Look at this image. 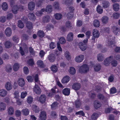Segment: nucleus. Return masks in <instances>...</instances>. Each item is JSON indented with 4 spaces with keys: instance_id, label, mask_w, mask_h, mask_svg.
<instances>
[{
    "instance_id": "1",
    "label": "nucleus",
    "mask_w": 120,
    "mask_h": 120,
    "mask_svg": "<svg viewBox=\"0 0 120 120\" xmlns=\"http://www.w3.org/2000/svg\"><path fill=\"white\" fill-rule=\"evenodd\" d=\"M89 68L86 64L83 65L80 67L79 69V72L81 73H86L89 71Z\"/></svg>"
},
{
    "instance_id": "2",
    "label": "nucleus",
    "mask_w": 120,
    "mask_h": 120,
    "mask_svg": "<svg viewBox=\"0 0 120 120\" xmlns=\"http://www.w3.org/2000/svg\"><path fill=\"white\" fill-rule=\"evenodd\" d=\"M39 118L41 120H45L46 118V113L45 111H41L39 114Z\"/></svg>"
},
{
    "instance_id": "3",
    "label": "nucleus",
    "mask_w": 120,
    "mask_h": 120,
    "mask_svg": "<svg viewBox=\"0 0 120 120\" xmlns=\"http://www.w3.org/2000/svg\"><path fill=\"white\" fill-rule=\"evenodd\" d=\"M113 56H110L105 59L104 60V64L105 66H108L110 64L112 59Z\"/></svg>"
},
{
    "instance_id": "4",
    "label": "nucleus",
    "mask_w": 120,
    "mask_h": 120,
    "mask_svg": "<svg viewBox=\"0 0 120 120\" xmlns=\"http://www.w3.org/2000/svg\"><path fill=\"white\" fill-rule=\"evenodd\" d=\"M5 47L7 49H9L11 48L12 45V42L9 40H7L4 42V44Z\"/></svg>"
},
{
    "instance_id": "5",
    "label": "nucleus",
    "mask_w": 120,
    "mask_h": 120,
    "mask_svg": "<svg viewBox=\"0 0 120 120\" xmlns=\"http://www.w3.org/2000/svg\"><path fill=\"white\" fill-rule=\"evenodd\" d=\"M84 57V56L83 55H80L76 56L75 58V60L77 62L80 63L83 60Z\"/></svg>"
},
{
    "instance_id": "6",
    "label": "nucleus",
    "mask_w": 120,
    "mask_h": 120,
    "mask_svg": "<svg viewBox=\"0 0 120 120\" xmlns=\"http://www.w3.org/2000/svg\"><path fill=\"white\" fill-rule=\"evenodd\" d=\"M112 30L113 33L115 35H117L119 34V32L120 28L114 26L112 27Z\"/></svg>"
},
{
    "instance_id": "7",
    "label": "nucleus",
    "mask_w": 120,
    "mask_h": 120,
    "mask_svg": "<svg viewBox=\"0 0 120 120\" xmlns=\"http://www.w3.org/2000/svg\"><path fill=\"white\" fill-rule=\"evenodd\" d=\"M34 91L35 93L38 94H40L41 92V90L40 88L38 86V85L36 83L35 84V87L33 88Z\"/></svg>"
},
{
    "instance_id": "8",
    "label": "nucleus",
    "mask_w": 120,
    "mask_h": 120,
    "mask_svg": "<svg viewBox=\"0 0 120 120\" xmlns=\"http://www.w3.org/2000/svg\"><path fill=\"white\" fill-rule=\"evenodd\" d=\"M48 59L50 62H53L55 60V56L53 54H51L48 56Z\"/></svg>"
},
{
    "instance_id": "9",
    "label": "nucleus",
    "mask_w": 120,
    "mask_h": 120,
    "mask_svg": "<svg viewBox=\"0 0 120 120\" xmlns=\"http://www.w3.org/2000/svg\"><path fill=\"white\" fill-rule=\"evenodd\" d=\"M5 33L6 35L8 37L10 36L12 34V30L9 27H8L5 29Z\"/></svg>"
},
{
    "instance_id": "10",
    "label": "nucleus",
    "mask_w": 120,
    "mask_h": 120,
    "mask_svg": "<svg viewBox=\"0 0 120 120\" xmlns=\"http://www.w3.org/2000/svg\"><path fill=\"white\" fill-rule=\"evenodd\" d=\"M73 34L72 32H70L67 37V40L69 41H71L73 40Z\"/></svg>"
},
{
    "instance_id": "11",
    "label": "nucleus",
    "mask_w": 120,
    "mask_h": 120,
    "mask_svg": "<svg viewBox=\"0 0 120 120\" xmlns=\"http://www.w3.org/2000/svg\"><path fill=\"white\" fill-rule=\"evenodd\" d=\"M35 5L33 2H30L28 4V8L30 11H33L34 9Z\"/></svg>"
},
{
    "instance_id": "12",
    "label": "nucleus",
    "mask_w": 120,
    "mask_h": 120,
    "mask_svg": "<svg viewBox=\"0 0 120 120\" xmlns=\"http://www.w3.org/2000/svg\"><path fill=\"white\" fill-rule=\"evenodd\" d=\"M18 83L19 85L21 86H23L25 84L24 80L22 78H19L18 81Z\"/></svg>"
},
{
    "instance_id": "13",
    "label": "nucleus",
    "mask_w": 120,
    "mask_h": 120,
    "mask_svg": "<svg viewBox=\"0 0 120 120\" xmlns=\"http://www.w3.org/2000/svg\"><path fill=\"white\" fill-rule=\"evenodd\" d=\"M50 20V18L48 15L45 16L43 18L42 21L43 23L48 22Z\"/></svg>"
},
{
    "instance_id": "14",
    "label": "nucleus",
    "mask_w": 120,
    "mask_h": 120,
    "mask_svg": "<svg viewBox=\"0 0 120 120\" xmlns=\"http://www.w3.org/2000/svg\"><path fill=\"white\" fill-rule=\"evenodd\" d=\"M79 48L82 51H84L86 49V45L84 43L80 42L79 44Z\"/></svg>"
},
{
    "instance_id": "15",
    "label": "nucleus",
    "mask_w": 120,
    "mask_h": 120,
    "mask_svg": "<svg viewBox=\"0 0 120 120\" xmlns=\"http://www.w3.org/2000/svg\"><path fill=\"white\" fill-rule=\"evenodd\" d=\"M70 77L69 76H66L64 77L61 80V82L63 83H67L70 80Z\"/></svg>"
},
{
    "instance_id": "16",
    "label": "nucleus",
    "mask_w": 120,
    "mask_h": 120,
    "mask_svg": "<svg viewBox=\"0 0 120 120\" xmlns=\"http://www.w3.org/2000/svg\"><path fill=\"white\" fill-rule=\"evenodd\" d=\"M46 98V97L45 95L44 94L41 95L39 98V101L41 103H43L45 102Z\"/></svg>"
},
{
    "instance_id": "17",
    "label": "nucleus",
    "mask_w": 120,
    "mask_h": 120,
    "mask_svg": "<svg viewBox=\"0 0 120 120\" xmlns=\"http://www.w3.org/2000/svg\"><path fill=\"white\" fill-rule=\"evenodd\" d=\"M110 5L109 2L106 0H104L102 2V5L103 7L104 8H108Z\"/></svg>"
},
{
    "instance_id": "18",
    "label": "nucleus",
    "mask_w": 120,
    "mask_h": 120,
    "mask_svg": "<svg viewBox=\"0 0 120 120\" xmlns=\"http://www.w3.org/2000/svg\"><path fill=\"white\" fill-rule=\"evenodd\" d=\"M28 16V18L30 20H34L36 19L34 14L32 13H29Z\"/></svg>"
},
{
    "instance_id": "19",
    "label": "nucleus",
    "mask_w": 120,
    "mask_h": 120,
    "mask_svg": "<svg viewBox=\"0 0 120 120\" xmlns=\"http://www.w3.org/2000/svg\"><path fill=\"white\" fill-rule=\"evenodd\" d=\"M73 89L75 90H78L79 89L80 87V84L76 83L74 84L72 86Z\"/></svg>"
},
{
    "instance_id": "20",
    "label": "nucleus",
    "mask_w": 120,
    "mask_h": 120,
    "mask_svg": "<svg viewBox=\"0 0 120 120\" xmlns=\"http://www.w3.org/2000/svg\"><path fill=\"white\" fill-rule=\"evenodd\" d=\"M5 87L6 89L8 90H9L12 88V85L11 83L9 82H7L5 84Z\"/></svg>"
},
{
    "instance_id": "21",
    "label": "nucleus",
    "mask_w": 120,
    "mask_h": 120,
    "mask_svg": "<svg viewBox=\"0 0 120 120\" xmlns=\"http://www.w3.org/2000/svg\"><path fill=\"white\" fill-rule=\"evenodd\" d=\"M8 5L6 2H4L2 3V8L3 10L7 11L8 9Z\"/></svg>"
},
{
    "instance_id": "22",
    "label": "nucleus",
    "mask_w": 120,
    "mask_h": 120,
    "mask_svg": "<svg viewBox=\"0 0 120 120\" xmlns=\"http://www.w3.org/2000/svg\"><path fill=\"white\" fill-rule=\"evenodd\" d=\"M62 92L65 95L68 96L70 94V89L67 88H65L63 90Z\"/></svg>"
},
{
    "instance_id": "23",
    "label": "nucleus",
    "mask_w": 120,
    "mask_h": 120,
    "mask_svg": "<svg viewBox=\"0 0 120 120\" xmlns=\"http://www.w3.org/2000/svg\"><path fill=\"white\" fill-rule=\"evenodd\" d=\"M45 11L49 13H50L52 11V6L49 4L48 5L45 9Z\"/></svg>"
},
{
    "instance_id": "24",
    "label": "nucleus",
    "mask_w": 120,
    "mask_h": 120,
    "mask_svg": "<svg viewBox=\"0 0 120 120\" xmlns=\"http://www.w3.org/2000/svg\"><path fill=\"white\" fill-rule=\"evenodd\" d=\"M7 91L3 89L0 90V96L2 97H4L6 96L7 94Z\"/></svg>"
},
{
    "instance_id": "25",
    "label": "nucleus",
    "mask_w": 120,
    "mask_h": 120,
    "mask_svg": "<svg viewBox=\"0 0 120 120\" xmlns=\"http://www.w3.org/2000/svg\"><path fill=\"white\" fill-rule=\"evenodd\" d=\"M104 55L102 54H99L97 56V59L99 61H101L104 59Z\"/></svg>"
},
{
    "instance_id": "26",
    "label": "nucleus",
    "mask_w": 120,
    "mask_h": 120,
    "mask_svg": "<svg viewBox=\"0 0 120 120\" xmlns=\"http://www.w3.org/2000/svg\"><path fill=\"white\" fill-rule=\"evenodd\" d=\"M65 26L68 29H71L72 28L71 23L69 21H67L65 23Z\"/></svg>"
},
{
    "instance_id": "27",
    "label": "nucleus",
    "mask_w": 120,
    "mask_h": 120,
    "mask_svg": "<svg viewBox=\"0 0 120 120\" xmlns=\"http://www.w3.org/2000/svg\"><path fill=\"white\" fill-rule=\"evenodd\" d=\"M6 107V104L3 102L0 103V110L2 111L4 110Z\"/></svg>"
},
{
    "instance_id": "28",
    "label": "nucleus",
    "mask_w": 120,
    "mask_h": 120,
    "mask_svg": "<svg viewBox=\"0 0 120 120\" xmlns=\"http://www.w3.org/2000/svg\"><path fill=\"white\" fill-rule=\"evenodd\" d=\"M93 36H95L96 38H98L99 36V33L98 31L96 29H95L94 30L93 33Z\"/></svg>"
},
{
    "instance_id": "29",
    "label": "nucleus",
    "mask_w": 120,
    "mask_h": 120,
    "mask_svg": "<svg viewBox=\"0 0 120 120\" xmlns=\"http://www.w3.org/2000/svg\"><path fill=\"white\" fill-rule=\"evenodd\" d=\"M45 11V9H42L40 11H38L36 13V15L38 16H41L43 14V12Z\"/></svg>"
},
{
    "instance_id": "30",
    "label": "nucleus",
    "mask_w": 120,
    "mask_h": 120,
    "mask_svg": "<svg viewBox=\"0 0 120 120\" xmlns=\"http://www.w3.org/2000/svg\"><path fill=\"white\" fill-rule=\"evenodd\" d=\"M26 27L29 29H31L33 28V25L32 23L28 21L26 24Z\"/></svg>"
},
{
    "instance_id": "31",
    "label": "nucleus",
    "mask_w": 120,
    "mask_h": 120,
    "mask_svg": "<svg viewBox=\"0 0 120 120\" xmlns=\"http://www.w3.org/2000/svg\"><path fill=\"white\" fill-rule=\"evenodd\" d=\"M18 11V6L16 5L14 6L12 9L13 12L14 14H16L17 13Z\"/></svg>"
},
{
    "instance_id": "32",
    "label": "nucleus",
    "mask_w": 120,
    "mask_h": 120,
    "mask_svg": "<svg viewBox=\"0 0 120 120\" xmlns=\"http://www.w3.org/2000/svg\"><path fill=\"white\" fill-rule=\"evenodd\" d=\"M94 105L95 108L97 109L101 106V104L99 101H96L94 102Z\"/></svg>"
},
{
    "instance_id": "33",
    "label": "nucleus",
    "mask_w": 120,
    "mask_h": 120,
    "mask_svg": "<svg viewBox=\"0 0 120 120\" xmlns=\"http://www.w3.org/2000/svg\"><path fill=\"white\" fill-rule=\"evenodd\" d=\"M23 114L24 115L27 116L28 115L29 112V111L28 109L26 108L23 109L21 111Z\"/></svg>"
},
{
    "instance_id": "34",
    "label": "nucleus",
    "mask_w": 120,
    "mask_h": 120,
    "mask_svg": "<svg viewBox=\"0 0 120 120\" xmlns=\"http://www.w3.org/2000/svg\"><path fill=\"white\" fill-rule=\"evenodd\" d=\"M54 16L56 19L57 20H59L62 18V15L60 13H56L54 15Z\"/></svg>"
},
{
    "instance_id": "35",
    "label": "nucleus",
    "mask_w": 120,
    "mask_h": 120,
    "mask_svg": "<svg viewBox=\"0 0 120 120\" xmlns=\"http://www.w3.org/2000/svg\"><path fill=\"white\" fill-rule=\"evenodd\" d=\"M109 20L108 17L106 16H104L102 18V22L105 24L107 23Z\"/></svg>"
},
{
    "instance_id": "36",
    "label": "nucleus",
    "mask_w": 120,
    "mask_h": 120,
    "mask_svg": "<svg viewBox=\"0 0 120 120\" xmlns=\"http://www.w3.org/2000/svg\"><path fill=\"white\" fill-rule=\"evenodd\" d=\"M97 12L99 14H101L103 11L102 8L100 5H98L97 7Z\"/></svg>"
},
{
    "instance_id": "37",
    "label": "nucleus",
    "mask_w": 120,
    "mask_h": 120,
    "mask_svg": "<svg viewBox=\"0 0 120 120\" xmlns=\"http://www.w3.org/2000/svg\"><path fill=\"white\" fill-rule=\"evenodd\" d=\"M37 64L38 66L41 68L44 67V65L43 61L41 60H40L38 61Z\"/></svg>"
},
{
    "instance_id": "38",
    "label": "nucleus",
    "mask_w": 120,
    "mask_h": 120,
    "mask_svg": "<svg viewBox=\"0 0 120 120\" xmlns=\"http://www.w3.org/2000/svg\"><path fill=\"white\" fill-rule=\"evenodd\" d=\"M75 102L76 108H78L80 107L81 105V102L80 101L79 99H78L76 100Z\"/></svg>"
},
{
    "instance_id": "39",
    "label": "nucleus",
    "mask_w": 120,
    "mask_h": 120,
    "mask_svg": "<svg viewBox=\"0 0 120 120\" xmlns=\"http://www.w3.org/2000/svg\"><path fill=\"white\" fill-rule=\"evenodd\" d=\"M53 6L55 9H58L59 7V3L57 2H54L53 4Z\"/></svg>"
},
{
    "instance_id": "40",
    "label": "nucleus",
    "mask_w": 120,
    "mask_h": 120,
    "mask_svg": "<svg viewBox=\"0 0 120 120\" xmlns=\"http://www.w3.org/2000/svg\"><path fill=\"white\" fill-rule=\"evenodd\" d=\"M37 34L38 36L41 38L43 37L45 35V33L44 32L41 30L38 31Z\"/></svg>"
},
{
    "instance_id": "41",
    "label": "nucleus",
    "mask_w": 120,
    "mask_h": 120,
    "mask_svg": "<svg viewBox=\"0 0 120 120\" xmlns=\"http://www.w3.org/2000/svg\"><path fill=\"white\" fill-rule=\"evenodd\" d=\"M94 68L95 71H98L101 69V66L100 64H98L94 66Z\"/></svg>"
},
{
    "instance_id": "42",
    "label": "nucleus",
    "mask_w": 120,
    "mask_h": 120,
    "mask_svg": "<svg viewBox=\"0 0 120 120\" xmlns=\"http://www.w3.org/2000/svg\"><path fill=\"white\" fill-rule=\"evenodd\" d=\"M69 72L70 74L73 75L75 73L76 71L74 67H72L70 68L69 70Z\"/></svg>"
},
{
    "instance_id": "43",
    "label": "nucleus",
    "mask_w": 120,
    "mask_h": 120,
    "mask_svg": "<svg viewBox=\"0 0 120 120\" xmlns=\"http://www.w3.org/2000/svg\"><path fill=\"white\" fill-rule=\"evenodd\" d=\"M113 8L114 10L116 11H118L119 9V5L118 4L115 3L113 5Z\"/></svg>"
},
{
    "instance_id": "44",
    "label": "nucleus",
    "mask_w": 120,
    "mask_h": 120,
    "mask_svg": "<svg viewBox=\"0 0 120 120\" xmlns=\"http://www.w3.org/2000/svg\"><path fill=\"white\" fill-rule=\"evenodd\" d=\"M8 112L9 114H13L14 112V110L13 107H10L8 109Z\"/></svg>"
},
{
    "instance_id": "45",
    "label": "nucleus",
    "mask_w": 120,
    "mask_h": 120,
    "mask_svg": "<svg viewBox=\"0 0 120 120\" xmlns=\"http://www.w3.org/2000/svg\"><path fill=\"white\" fill-rule=\"evenodd\" d=\"M34 111L36 113H38L39 111V109L38 107L36 105H34L32 106Z\"/></svg>"
},
{
    "instance_id": "46",
    "label": "nucleus",
    "mask_w": 120,
    "mask_h": 120,
    "mask_svg": "<svg viewBox=\"0 0 120 120\" xmlns=\"http://www.w3.org/2000/svg\"><path fill=\"white\" fill-rule=\"evenodd\" d=\"M98 116V114L96 112L94 113L91 116V118L92 119H96Z\"/></svg>"
},
{
    "instance_id": "47",
    "label": "nucleus",
    "mask_w": 120,
    "mask_h": 120,
    "mask_svg": "<svg viewBox=\"0 0 120 120\" xmlns=\"http://www.w3.org/2000/svg\"><path fill=\"white\" fill-rule=\"evenodd\" d=\"M93 24L94 26L96 27H98L100 25L99 22L98 20H94Z\"/></svg>"
},
{
    "instance_id": "48",
    "label": "nucleus",
    "mask_w": 120,
    "mask_h": 120,
    "mask_svg": "<svg viewBox=\"0 0 120 120\" xmlns=\"http://www.w3.org/2000/svg\"><path fill=\"white\" fill-rule=\"evenodd\" d=\"M18 27L20 28H22L24 27V24L20 20L18 21Z\"/></svg>"
},
{
    "instance_id": "49",
    "label": "nucleus",
    "mask_w": 120,
    "mask_h": 120,
    "mask_svg": "<svg viewBox=\"0 0 120 120\" xmlns=\"http://www.w3.org/2000/svg\"><path fill=\"white\" fill-rule=\"evenodd\" d=\"M12 69V67L10 65H8L6 67L5 70L7 72H10L11 71Z\"/></svg>"
},
{
    "instance_id": "50",
    "label": "nucleus",
    "mask_w": 120,
    "mask_h": 120,
    "mask_svg": "<svg viewBox=\"0 0 120 120\" xmlns=\"http://www.w3.org/2000/svg\"><path fill=\"white\" fill-rule=\"evenodd\" d=\"M19 68V65L17 63L15 64L13 66V69L15 71H17Z\"/></svg>"
},
{
    "instance_id": "51",
    "label": "nucleus",
    "mask_w": 120,
    "mask_h": 120,
    "mask_svg": "<svg viewBox=\"0 0 120 120\" xmlns=\"http://www.w3.org/2000/svg\"><path fill=\"white\" fill-rule=\"evenodd\" d=\"M58 104V103L56 102H54L52 105H51V107L52 109L53 110L55 109L57 107Z\"/></svg>"
},
{
    "instance_id": "52",
    "label": "nucleus",
    "mask_w": 120,
    "mask_h": 120,
    "mask_svg": "<svg viewBox=\"0 0 120 120\" xmlns=\"http://www.w3.org/2000/svg\"><path fill=\"white\" fill-rule=\"evenodd\" d=\"M65 57L68 60H69L70 59L71 56L70 54L68 51H66L65 53Z\"/></svg>"
},
{
    "instance_id": "53",
    "label": "nucleus",
    "mask_w": 120,
    "mask_h": 120,
    "mask_svg": "<svg viewBox=\"0 0 120 120\" xmlns=\"http://www.w3.org/2000/svg\"><path fill=\"white\" fill-rule=\"evenodd\" d=\"M51 70L53 72H56L57 70V68L56 66L53 65L51 66Z\"/></svg>"
},
{
    "instance_id": "54",
    "label": "nucleus",
    "mask_w": 120,
    "mask_h": 120,
    "mask_svg": "<svg viewBox=\"0 0 120 120\" xmlns=\"http://www.w3.org/2000/svg\"><path fill=\"white\" fill-rule=\"evenodd\" d=\"M36 5L38 7H39L42 5V2L41 0H35Z\"/></svg>"
},
{
    "instance_id": "55",
    "label": "nucleus",
    "mask_w": 120,
    "mask_h": 120,
    "mask_svg": "<svg viewBox=\"0 0 120 120\" xmlns=\"http://www.w3.org/2000/svg\"><path fill=\"white\" fill-rule=\"evenodd\" d=\"M27 64L30 66H32L34 64L33 60L31 59H29L27 61Z\"/></svg>"
},
{
    "instance_id": "56",
    "label": "nucleus",
    "mask_w": 120,
    "mask_h": 120,
    "mask_svg": "<svg viewBox=\"0 0 120 120\" xmlns=\"http://www.w3.org/2000/svg\"><path fill=\"white\" fill-rule=\"evenodd\" d=\"M59 41L61 44H65L66 42L65 39L63 37H61L59 39Z\"/></svg>"
},
{
    "instance_id": "57",
    "label": "nucleus",
    "mask_w": 120,
    "mask_h": 120,
    "mask_svg": "<svg viewBox=\"0 0 120 120\" xmlns=\"http://www.w3.org/2000/svg\"><path fill=\"white\" fill-rule=\"evenodd\" d=\"M12 39L16 43H18L19 41V38L16 35L13 36L12 37Z\"/></svg>"
},
{
    "instance_id": "58",
    "label": "nucleus",
    "mask_w": 120,
    "mask_h": 120,
    "mask_svg": "<svg viewBox=\"0 0 120 120\" xmlns=\"http://www.w3.org/2000/svg\"><path fill=\"white\" fill-rule=\"evenodd\" d=\"M23 71L24 73L26 75L28 74L29 72L28 68L26 67H25L23 68Z\"/></svg>"
},
{
    "instance_id": "59",
    "label": "nucleus",
    "mask_w": 120,
    "mask_h": 120,
    "mask_svg": "<svg viewBox=\"0 0 120 120\" xmlns=\"http://www.w3.org/2000/svg\"><path fill=\"white\" fill-rule=\"evenodd\" d=\"M26 79L29 82H31L34 80L32 76H28L26 77Z\"/></svg>"
},
{
    "instance_id": "60",
    "label": "nucleus",
    "mask_w": 120,
    "mask_h": 120,
    "mask_svg": "<svg viewBox=\"0 0 120 120\" xmlns=\"http://www.w3.org/2000/svg\"><path fill=\"white\" fill-rule=\"evenodd\" d=\"M113 17L114 19H117L119 17L120 14L118 13H114L113 15Z\"/></svg>"
},
{
    "instance_id": "61",
    "label": "nucleus",
    "mask_w": 120,
    "mask_h": 120,
    "mask_svg": "<svg viewBox=\"0 0 120 120\" xmlns=\"http://www.w3.org/2000/svg\"><path fill=\"white\" fill-rule=\"evenodd\" d=\"M53 26L52 24H48L46 27V29L48 30H50L51 28H53Z\"/></svg>"
},
{
    "instance_id": "62",
    "label": "nucleus",
    "mask_w": 120,
    "mask_h": 120,
    "mask_svg": "<svg viewBox=\"0 0 120 120\" xmlns=\"http://www.w3.org/2000/svg\"><path fill=\"white\" fill-rule=\"evenodd\" d=\"M73 13L71 12L68 13L67 15V18L68 19H71L73 17Z\"/></svg>"
},
{
    "instance_id": "63",
    "label": "nucleus",
    "mask_w": 120,
    "mask_h": 120,
    "mask_svg": "<svg viewBox=\"0 0 120 120\" xmlns=\"http://www.w3.org/2000/svg\"><path fill=\"white\" fill-rule=\"evenodd\" d=\"M116 90L115 87H112L111 88L110 90V93L111 94H113L116 93Z\"/></svg>"
},
{
    "instance_id": "64",
    "label": "nucleus",
    "mask_w": 120,
    "mask_h": 120,
    "mask_svg": "<svg viewBox=\"0 0 120 120\" xmlns=\"http://www.w3.org/2000/svg\"><path fill=\"white\" fill-rule=\"evenodd\" d=\"M49 46L50 49H52L55 47L56 45L54 43L52 42L50 44Z\"/></svg>"
}]
</instances>
